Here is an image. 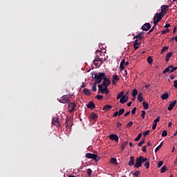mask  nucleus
I'll return each instance as SVG.
<instances>
[{
	"label": "nucleus",
	"instance_id": "nucleus-54",
	"mask_svg": "<svg viewBox=\"0 0 177 177\" xmlns=\"http://www.w3.org/2000/svg\"><path fill=\"white\" fill-rule=\"evenodd\" d=\"M167 32H169V29H165L162 31V34H167Z\"/></svg>",
	"mask_w": 177,
	"mask_h": 177
},
{
	"label": "nucleus",
	"instance_id": "nucleus-19",
	"mask_svg": "<svg viewBox=\"0 0 177 177\" xmlns=\"http://www.w3.org/2000/svg\"><path fill=\"white\" fill-rule=\"evenodd\" d=\"M120 102L122 104L127 103V102H128V96L124 95L122 98H120Z\"/></svg>",
	"mask_w": 177,
	"mask_h": 177
},
{
	"label": "nucleus",
	"instance_id": "nucleus-49",
	"mask_svg": "<svg viewBox=\"0 0 177 177\" xmlns=\"http://www.w3.org/2000/svg\"><path fill=\"white\" fill-rule=\"evenodd\" d=\"M157 128V123H155L154 122H153V125H152V129H153V131H155V129Z\"/></svg>",
	"mask_w": 177,
	"mask_h": 177
},
{
	"label": "nucleus",
	"instance_id": "nucleus-34",
	"mask_svg": "<svg viewBox=\"0 0 177 177\" xmlns=\"http://www.w3.org/2000/svg\"><path fill=\"white\" fill-rule=\"evenodd\" d=\"M140 138H142V133H139L138 135V136L136 138V139L134 140L135 142H139V140H140Z\"/></svg>",
	"mask_w": 177,
	"mask_h": 177
},
{
	"label": "nucleus",
	"instance_id": "nucleus-55",
	"mask_svg": "<svg viewBox=\"0 0 177 177\" xmlns=\"http://www.w3.org/2000/svg\"><path fill=\"white\" fill-rule=\"evenodd\" d=\"M156 24H154V26L152 27V28L151 29H150V30L149 31V33H150V32H153V31L154 30V28H156Z\"/></svg>",
	"mask_w": 177,
	"mask_h": 177
},
{
	"label": "nucleus",
	"instance_id": "nucleus-39",
	"mask_svg": "<svg viewBox=\"0 0 177 177\" xmlns=\"http://www.w3.org/2000/svg\"><path fill=\"white\" fill-rule=\"evenodd\" d=\"M91 118H92V120H96V118H97V115H96V113H91Z\"/></svg>",
	"mask_w": 177,
	"mask_h": 177
},
{
	"label": "nucleus",
	"instance_id": "nucleus-44",
	"mask_svg": "<svg viewBox=\"0 0 177 177\" xmlns=\"http://www.w3.org/2000/svg\"><path fill=\"white\" fill-rule=\"evenodd\" d=\"M95 98L97 99V100H102V99H103V95H97L95 96Z\"/></svg>",
	"mask_w": 177,
	"mask_h": 177
},
{
	"label": "nucleus",
	"instance_id": "nucleus-46",
	"mask_svg": "<svg viewBox=\"0 0 177 177\" xmlns=\"http://www.w3.org/2000/svg\"><path fill=\"white\" fill-rule=\"evenodd\" d=\"M145 115H146V111H142L141 118H143V120H145Z\"/></svg>",
	"mask_w": 177,
	"mask_h": 177
},
{
	"label": "nucleus",
	"instance_id": "nucleus-15",
	"mask_svg": "<svg viewBox=\"0 0 177 177\" xmlns=\"http://www.w3.org/2000/svg\"><path fill=\"white\" fill-rule=\"evenodd\" d=\"M109 139L111 140H115V142H118V136H117V134H111L109 136Z\"/></svg>",
	"mask_w": 177,
	"mask_h": 177
},
{
	"label": "nucleus",
	"instance_id": "nucleus-14",
	"mask_svg": "<svg viewBox=\"0 0 177 177\" xmlns=\"http://www.w3.org/2000/svg\"><path fill=\"white\" fill-rule=\"evenodd\" d=\"M60 103L66 104V103H69L70 100L67 99V97L64 95H63L60 100H59Z\"/></svg>",
	"mask_w": 177,
	"mask_h": 177
},
{
	"label": "nucleus",
	"instance_id": "nucleus-41",
	"mask_svg": "<svg viewBox=\"0 0 177 177\" xmlns=\"http://www.w3.org/2000/svg\"><path fill=\"white\" fill-rule=\"evenodd\" d=\"M165 50H168V46H163V48L161 50L160 53H164V52H165Z\"/></svg>",
	"mask_w": 177,
	"mask_h": 177
},
{
	"label": "nucleus",
	"instance_id": "nucleus-45",
	"mask_svg": "<svg viewBox=\"0 0 177 177\" xmlns=\"http://www.w3.org/2000/svg\"><path fill=\"white\" fill-rule=\"evenodd\" d=\"M124 111H125V109H120L118 112L119 116L122 115V114H124Z\"/></svg>",
	"mask_w": 177,
	"mask_h": 177
},
{
	"label": "nucleus",
	"instance_id": "nucleus-36",
	"mask_svg": "<svg viewBox=\"0 0 177 177\" xmlns=\"http://www.w3.org/2000/svg\"><path fill=\"white\" fill-rule=\"evenodd\" d=\"M145 167L147 168V169H149L150 168V162L149 161L145 162Z\"/></svg>",
	"mask_w": 177,
	"mask_h": 177
},
{
	"label": "nucleus",
	"instance_id": "nucleus-16",
	"mask_svg": "<svg viewBox=\"0 0 177 177\" xmlns=\"http://www.w3.org/2000/svg\"><path fill=\"white\" fill-rule=\"evenodd\" d=\"M118 81H120V78L118 77V75H113L112 79V84L113 85H115L116 82H118Z\"/></svg>",
	"mask_w": 177,
	"mask_h": 177
},
{
	"label": "nucleus",
	"instance_id": "nucleus-18",
	"mask_svg": "<svg viewBox=\"0 0 177 177\" xmlns=\"http://www.w3.org/2000/svg\"><path fill=\"white\" fill-rule=\"evenodd\" d=\"M142 34H143V32L138 33V35H136L133 37V39H137L138 41H142V39L143 38V37L142 36Z\"/></svg>",
	"mask_w": 177,
	"mask_h": 177
},
{
	"label": "nucleus",
	"instance_id": "nucleus-10",
	"mask_svg": "<svg viewBox=\"0 0 177 177\" xmlns=\"http://www.w3.org/2000/svg\"><path fill=\"white\" fill-rule=\"evenodd\" d=\"M168 8H169V6L162 5L161 6V12L160 13H162L163 16H165V15H167V12H168Z\"/></svg>",
	"mask_w": 177,
	"mask_h": 177
},
{
	"label": "nucleus",
	"instance_id": "nucleus-30",
	"mask_svg": "<svg viewBox=\"0 0 177 177\" xmlns=\"http://www.w3.org/2000/svg\"><path fill=\"white\" fill-rule=\"evenodd\" d=\"M142 106H143L145 110H147L149 109V103H147L146 102H142Z\"/></svg>",
	"mask_w": 177,
	"mask_h": 177
},
{
	"label": "nucleus",
	"instance_id": "nucleus-23",
	"mask_svg": "<svg viewBox=\"0 0 177 177\" xmlns=\"http://www.w3.org/2000/svg\"><path fill=\"white\" fill-rule=\"evenodd\" d=\"M111 109H113V106H111V105H105L103 107L104 111H110V110H111Z\"/></svg>",
	"mask_w": 177,
	"mask_h": 177
},
{
	"label": "nucleus",
	"instance_id": "nucleus-8",
	"mask_svg": "<svg viewBox=\"0 0 177 177\" xmlns=\"http://www.w3.org/2000/svg\"><path fill=\"white\" fill-rule=\"evenodd\" d=\"M142 164H143L142 159L140 157H138L136 160L134 168H140V167H142Z\"/></svg>",
	"mask_w": 177,
	"mask_h": 177
},
{
	"label": "nucleus",
	"instance_id": "nucleus-43",
	"mask_svg": "<svg viewBox=\"0 0 177 177\" xmlns=\"http://www.w3.org/2000/svg\"><path fill=\"white\" fill-rule=\"evenodd\" d=\"M139 174H140V171L137 170V171H136L134 173H133V175L134 176H139Z\"/></svg>",
	"mask_w": 177,
	"mask_h": 177
},
{
	"label": "nucleus",
	"instance_id": "nucleus-31",
	"mask_svg": "<svg viewBox=\"0 0 177 177\" xmlns=\"http://www.w3.org/2000/svg\"><path fill=\"white\" fill-rule=\"evenodd\" d=\"M96 85H97V83H96L95 82V83H93V84L92 86V91H93V92H96V91L97 90V88H96Z\"/></svg>",
	"mask_w": 177,
	"mask_h": 177
},
{
	"label": "nucleus",
	"instance_id": "nucleus-5",
	"mask_svg": "<svg viewBox=\"0 0 177 177\" xmlns=\"http://www.w3.org/2000/svg\"><path fill=\"white\" fill-rule=\"evenodd\" d=\"M98 93H104L105 95H109V88L107 87H104L103 85H98Z\"/></svg>",
	"mask_w": 177,
	"mask_h": 177
},
{
	"label": "nucleus",
	"instance_id": "nucleus-33",
	"mask_svg": "<svg viewBox=\"0 0 177 177\" xmlns=\"http://www.w3.org/2000/svg\"><path fill=\"white\" fill-rule=\"evenodd\" d=\"M111 164H115V165H117V159L115 158H111Z\"/></svg>",
	"mask_w": 177,
	"mask_h": 177
},
{
	"label": "nucleus",
	"instance_id": "nucleus-47",
	"mask_svg": "<svg viewBox=\"0 0 177 177\" xmlns=\"http://www.w3.org/2000/svg\"><path fill=\"white\" fill-rule=\"evenodd\" d=\"M65 96L66 97V99L68 100H70V99H71L73 97V95H71V94H67V95H65Z\"/></svg>",
	"mask_w": 177,
	"mask_h": 177
},
{
	"label": "nucleus",
	"instance_id": "nucleus-35",
	"mask_svg": "<svg viewBox=\"0 0 177 177\" xmlns=\"http://www.w3.org/2000/svg\"><path fill=\"white\" fill-rule=\"evenodd\" d=\"M140 157V159H141V161H142V162L143 163V162H147L148 160V159H147V158H145V157H143V156H139Z\"/></svg>",
	"mask_w": 177,
	"mask_h": 177
},
{
	"label": "nucleus",
	"instance_id": "nucleus-53",
	"mask_svg": "<svg viewBox=\"0 0 177 177\" xmlns=\"http://www.w3.org/2000/svg\"><path fill=\"white\" fill-rule=\"evenodd\" d=\"M132 125H133V122H129L127 124V128H129L130 127H132Z\"/></svg>",
	"mask_w": 177,
	"mask_h": 177
},
{
	"label": "nucleus",
	"instance_id": "nucleus-9",
	"mask_svg": "<svg viewBox=\"0 0 177 177\" xmlns=\"http://www.w3.org/2000/svg\"><path fill=\"white\" fill-rule=\"evenodd\" d=\"M52 124L59 128V127H60V122L59 121V118L54 117L52 120Z\"/></svg>",
	"mask_w": 177,
	"mask_h": 177
},
{
	"label": "nucleus",
	"instance_id": "nucleus-29",
	"mask_svg": "<svg viewBox=\"0 0 177 177\" xmlns=\"http://www.w3.org/2000/svg\"><path fill=\"white\" fill-rule=\"evenodd\" d=\"M124 93H125V92L124 91H121L118 95H117V100H118V99H121L122 98L124 95Z\"/></svg>",
	"mask_w": 177,
	"mask_h": 177
},
{
	"label": "nucleus",
	"instance_id": "nucleus-24",
	"mask_svg": "<svg viewBox=\"0 0 177 177\" xmlns=\"http://www.w3.org/2000/svg\"><path fill=\"white\" fill-rule=\"evenodd\" d=\"M127 146H128V141L124 142L121 145V150H122V151H124V150H125V147H127Z\"/></svg>",
	"mask_w": 177,
	"mask_h": 177
},
{
	"label": "nucleus",
	"instance_id": "nucleus-56",
	"mask_svg": "<svg viewBox=\"0 0 177 177\" xmlns=\"http://www.w3.org/2000/svg\"><path fill=\"white\" fill-rule=\"evenodd\" d=\"M148 133H150V130L146 131L143 133L144 136H147Z\"/></svg>",
	"mask_w": 177,
	"mask_h": 177
},
{
	"label": "nucleus",
	"instance_id": "nucleus-6",
	"mask_svg": "<svg viewBox=\"0 0 177 177\" xmlns=\"http://www.w3.org/2000/svg\"><path fill=\"white\" fill-rule=\"evenodd\" d=\"M86 158H91L94 161H99V159H97V155L95 153H86Z\"/></svg>",
	"mask_w": 177,
	"mask_h": 177
},
{
	"label": "nucleus",
	"instance_id": "nucleus-64",
	"mask_svg": "<svg viewBox=\"0 0 177 177\" xmlns=\"http://www.w3.org/2000/svg\"><path fill=\"white\" fill-rule=\"evenodd\" d=\"M133 46H134V49H139V48H140L139 44L138 45L133 44Z\"/></svg>",
	"mask_w": 177,
	"mask_h": 177
},
{
	"label": "nucleus",
	"instance_id": "nucleus-59",
	"mask_svg": "<svg viewBox=\"0 0 177 177\" xmlns=\"http://www.w3.org/2000/svg\"><path fill=\"white\" fill-rule=\"evenodd\" d=\"M119 115L118 111H116L113 113V117H118Z\"/></svg>",
	"mask_w": 177,
	"mask_h": 177
},
{
	"label": "nucleus",
	"instance_id": "nucleus-37",
	"mask_svg": "<svg viewBox=\"0 0 177 177\" xmlns=\"http://www.w3.org/2000/svg\"><path fill=\"white\" fill-rule=\"evenodd\" d=\"M147 60L149 64H151L153 63V58L150 56L147 57Z\"/></svg>",
	"mask_w": 177,
	"mask_h": 177
},
{
	"label": "nucleus",
	"instance_id": "nucleus-60",
	"mask_svg": "<svg viewBox=\"0 0 177 177\" xmlns=\"http://www.w3.org/2000/svg\"><path fill=\"white\" fill-rule=\"evenodd\" d=\"M122 127V124H121L120 122H118L117 128H121Z\"/></svg>",
	"mask_w": 177,
	"mask_h": 177
},
{
	"label": "nucleus",
	"instance_id": "nucleus-57",
	"mask_svg": "<svg viewBox=\"0 0 177 177\" xmlns=\"http://www.w3.org/2000/svg\"><path fill=\"white\" fill-rule=\"evenodd\" d=\"M168 71H169V68L167 67V68H166L162 71V73H163V74H165V73H168Z\"/></svg>",
	"mask_w": 177,
	"mask_h": 177
},
{
	"label": "nucleus",
	"instance_id": "nucleus-17",
	"mask_svg": "<svg viewBox=\"0 0 177 177\" xmlns=\"http://www.w3.org/2000/svg\"><path fill=\"white\" fill-rule=\"evenodd\" d=\"M129 166L132 167V165H135V157L134 156H131L129 161Z\"/></svg>",
	"mask_w": 177,
	"mask_h": 177
},
{
	"label": "nucleus",
	"instance_id": "nucleus-25",
	"mask_svg": "<svg viewBox=\"0 0 177 177\" xmlns=\"http://www.w3.org/2000/svg\"><path fill=\"white\" fill-rule=\"evenodd\" d=\"M168 97H169V95H168L167 93H163L161 96V99L162 100H167V99H168Z\"/></svg>",
	"mask_w": 177,
	"mask_h": 177
},
{
	"label": "nucleus",
	"instance_id": "nucleus-7",
	"mask_svg": "<svg viewBox=\"0 0 177 177\" xmlns=\"http://www.w3.org/2000/svg\"><path fill=\"white\" fill-rule=\"evenodd\" d=\"M110 84H111V82H110V79L105 77L103 79V82L102 84H99V85H102V86H104V88H109V85H110Z\"/></svg>",
	"mask_w": 177,
	"mask_h": 177
},
{
	"label": "nucleus",
	"instance_id": "nucleus-63",
	"mask_svg": "<svg viewBox=\"0 0 177 177\" xmlns=\"http://www.w3.org/2000/svg\"><path fill=\"white\" fill-rule=\"evenodd\" d=\"M133 45H139V42H138V39H136V40L133 41Z\"/></svg>",
	"mask_w": 177,
	"mask_h": 177
},
{
	"label": "nucleus",
	"instance_id": "nucleus-62",
	"mask_svg": "<svg viewBox=\"0 0 177 177\" xmlns=\"http://www.w3.org/2000/svg\"><path fill=\"white\" fill-rule=\"evenodd\" d=\"M174 88L177 89V80H174Z\"/></svg>",
	"mask_w": 177,
	"mask_h": 177
},
{
	"label": "nucleus",
	"instance_id": "nucleus-27",
	"mask_svg": "<svg viewBox=\"0 0 177 177\" xmlns=\"http://www.w3.org/2000/svg\"><path fill=\"white\" fill-rule=\"evenodd\" d=\"M171 57H172V52L167 53L166 55V58H165L166 62H169V59H171Z\"/></svg>",
	"mask_w": 177,
	"mask_h": 177
},
{
	"label": "nucleus",
	"instance_id": "nucleus-50",
	"mask_svg": "<svg viewBox=\"0 0 177 177\" xmlns=\"http://www.w3.org/2000/svg\"><path fill=\"white\" fill-rule=\"evenodd\" d=\"M145 144V140H142V141H140L138 144V147H140V146H142V145Z\"/></svg>",
	"mask_w": 177,
	"mask_h": 177
},
{
	"label": "nucleus",
	"instance_id": "nucleus-21",
	"mask_svg": "<svg viewBox=\"0 0 177 177\" xmlns=\"http://www.w3.org/2000/svg\"><path fill=\"white\" fill-rule=\"evenodd\" d=\"M167 68H169L168 73H174V71H176V70H177V67H174L172 65L169 66Z\"/></svg>",
	"mask_w": 177,
	"mask_h": 177
},
{
	"label": "nucleus",
	"instance_id": "nucleus-48",
	"mask_svg": "<svg viewBox=\"0 0 177 177\" xmlns=\"http://www.w3.org/2000/svg\"><path fill=\"white\" fill-rule=\"evenodd\" d=\"M87 175H88V176H91V175H92V169H87Z\"/></svg>",
	"mask_w": 177,
	"mask_h": 177
},
{
	"label": "nucleus",
	"instance_id": "nucleus-4",
	"mask_svg": "<svg viewBox=\"0 0 177 177\" xmlns=\"http://www.w3.org/2000/svg\"><path fill=\"white\" fill-rule=\"evenodd\" d=\"M75 107H77V104L74 102H68V111L69 113H74L75 111Z\"/></svg>",
	"mask_w": 177,
	"mask_h": 177
},
{
	"label": "nucleus",
	"instance_id": "nucleus-58",
	"mask_svg": "<svg viewBox=\"0 0 177 177\" xmlns=\"http://www.w3.org/2000/svg\"><path fill=\"white\" fill-rule=\"evenodd\" d=\"M136 113V107H134L131 111V114H135Z\"/></svg>",
	"mask_w": 177,
	"mask_h": 177
},
{
	"label": "nucleus",
	"instance_id": "nucleus-52",
	"mask_svg": "<svg viewBox=\"0 0 177 177\" xmlns=\"http://www.w3.org/2000/svg\"><path fill=\"white\" fill-rule=\"evenodd\" d=\"M164 162L162 161H160L158 164V168H161V167H162V164Z\"/></svg>",
	"mask_w": 177,
	"mask_h": 177
},
{
	"label": "nucleus",
	"instance_id": "nucleus-42",
	"mask_svg": "<svg viewBox=\"0 0 177 177\" xmlns=\"http://www.w3.org/2000/svg\"><path fill=\"white\" fill-rule=\"evenodd\" d=\"M167 135H168V132L167 131V130H164L162 133V138H165V136H167Z\"/></svg>",
	"mask_w": 177,
	"mask_h": 177
},
{
	"label": "nucleus",
	"instance_id": "nucleus-1",
	"mask_svg": "<svg viewBox=\"0 0 177 177\" xmlns=\"http://www.w3.org/2000/svg\"><path fill=\"white\" fill-rule=\"evenodd\" d=\"M105 77L106 73H95L94 74L93 80H95V84H100Z\"/></svg>",
	"mask_w": 177,
	"mask_h": 177
},
{
	"label": "nucleus",
	"instance_id": "nucleus-22",
	"mask_svg": "<svg viewBox=\"0 0 177 177\" xmlns=\"http://www.w3.org/2000/svg\"><path fill=\"white\" fill-rule=\"evenodd\" d=\"M65 125H66V128H69L70 125H71V120H70L69 118H66L65 122Z\"/></svg>",
	"mask_w": 177,
	"mask_h": 177
},
{
	"label": "nucleus",
	"instance_id": "nucleus-28",
	"mask_svg": "<svg viewBox=\"0 0 177 177\" xmlns=\"http://www.w3.org/2000/svg\"><path fill=\"white\" fill-rule=\"evenodd\" d=\"M83 93H84V95H86L87 96H89L91 95V91H89V89L88 88H84L83 90Z\"/></svg>",
	"mask_w": 177,
	"mask_h": 177
},
{
	"label": "nucleus",
	"instance_id": "nucleus-32",
	"mask_svg": "<svg viewBox=\"0 0 177 177\" xmlns=\"http://www.w3.org/2000/svg\"><path fill=\"white\" fill-rule=\"evenodd\" d=\"M138 95V90L136 88L133 89L132 96L133 97H136Z\"/></svg>",
	"mask_w": 177,
	"mask_h": 177
},
{
	"label": "nucleus",
	"instance_id": "nucleus-3",
	"mask_svg": "<svg viewBox=\"0 0 177 177\" xmlns=\"http://www.w3.org/2000/svg\"><path fill=\"white\" fill-rule=\"evenodd\" d=\"M162 17H164V15L162 13H156L153 17V24H155V26H157V24L161 21Z\"/></svg>",
	"mask_w": 177,
	"mask_h": 177
},
{
	"label": "nucleus",
	"instance_id": "nucleus-26",
	"mask_svg": "<svg viewBox=\"0 0 177 177\" xmlns=\"http://www.w3.org/2000/svg\"><path fill=\"white\" fill-rule=\"evenodd\" d=\"M138 100L139 102H143V94L142 93V92H140L138 95Z\"/></svg>",
	"mask_w": 177,
	"mask_h": 177
},
{
	"label": "nucleus",
	"instance_id": "nucleus-20",
	"mask_svg": "<svg viewBox=\"0 0 177 177\" xmlns=\"http://www.w3.org/2000/svg\"><path fill=\"white\" fill-rule=\"evenodd\" d=\"M87 108L88 109H96V106L95 105V103H93V102H89L88 104H87Z\"/></svg>",
	"mask_w": 177,
	"mask_h": 177
},
{
	"label": "nucleus",
	"instance_id": "nucleus-2",
	"mask_svg": "<svg viewBox=\"0 0 177 177\" xmlns=\"http://www.w3.org/2000/svg\"><path fill=\"white\" fill-rule=\"evenodd\" d=\"M106 62V58H100L98 55L93 60V64L96 67H100L101 64H103V62Z\"/></svg>",
	"mask_w": 177,
	"mask_h": 177
},
{
	"label": "nucleus",
	"instance_id": "nucleus-12",
	"mask_svg": "<svg viewBox=\"0 0 177 177\" xmlns=\"http://www.w3.org/2000/svg\"><path fill=\"white\" fill-rule=\"evenodd\" d=\"M150 28H151V25L150 23H146L142 26V30L143 31H149Z\"/></svg>",
	"mask_w": 177,
	"mask_h": 177
},
{
	"label": "nucleus",
	"instance_id": "nucleus-38",
	"mask_svg": "<svg viewBox=\"0 0 177 177\" xmlns=\"http://www.w3.org/2000/svg\"><path fill=\"white\" fill-rule=\"evenodd\" d=\"M161 147H162V142L160 143V145L159 146H158L155 149V152L157 153V151H158V150H160V149H161Z\"/></svg>",
	"mask_w": 177,
	"mask_h": 177
},
{
	"label": "nucleus",
	"instance_id": "nucleus-13",
	"mask_svg": "<svg viewBox=\"0 0 177 177\" xmlns=\"http://www.w3.org/2000/svg\"><path fill=\"white\" fill-rule=\"evenodd\" d=\"M176 102H177L176 100H174L169 104V105L167 108V110L169 111L174 110V107H175V105L176 104Z\"/></svg>",
	"mask_w": 177,
	"mask_h": 177
},
{
	"label": "nucleus",
	"instance_id": "nucleus-51",
	"mask_svg": "<svg viewBox=\"0 0 177 177\" xmlns=\"http://www.w3.org/2000/svg\"><path fill=\"white\" fill-rule=\"evenodd\" d=\"M160 116H158L156 119L153 120V122H155V124H157V122H160Z\"/></svg>",
	"mask_w": 177,
	"mask_h": 177
},
{
	"label": "nucleus",
	"instance_id": "nucleus-61",
	"mask_svg": "<svg viewBox=\"0 0 177 177\" xmlns=\"http://www.w3.org/2000/svg\"><path fill=\"white\" fill-rule=\"evenodd\" d=\"M142 151H143V153H146L147 151V149H146V146H144L142 147Z\"/></svg>",
	"mask_w": 177,
	"mask_h": 177
},
{
	"label": "nucleus",
	"instance_id": "nucleus-11",
	"mask_svg": "<svg viewBox=\"0 0 177 177\" xmlns=\"http://www.w3.org/2000/svg\"><path fill=\"white\" fill-rule=\"evenodd\" d=\"M128 64H129V62H125V59H122L120 64V68L121 71H124V70L125 68V66H128Z\"/></svg>",
	"mask_w": 177,
	"mask_h": 177
},
{
	"label": "nucleus",
	"instance_id": "nucleus-40",
	"mask_svg": "<svg viewBox=\"0 0 177 177\" xmlns=\"http://www.w3.org/2000/svg\"><path fill=\"white\" fill-rule=\"evenodd\" d=\"M166 171H167V167L162 166V167L160 169L161 174H164V172H165Z\"/></svg>",
	"mask_w": 177,
	"mask_h": 177
}]
</instances>
